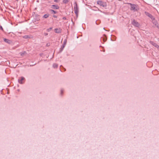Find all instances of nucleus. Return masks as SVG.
I'll return each instance as SVG.
<instances>
[{"label": "nucleus", "instance_id": "f257e3e1", "mask_svg": "<svg viewBox=\"0 0 159 159\" xmlns=\"http://www.w3.org/2000/svg\"><path fill=\"white\" fill-rule=\"evenodd\" d=\"M128 4L130 5V6L131 8L130 10L133 11H137L138 10V6L137 5H135L131 3H128Z\"/></svg>", "mask_w": 159, "mask_h": 159}, {"label": "nucleus", "instance_id": "f03ea898", "mask_svg": "<svg viewBox=\"0 0 159 159\" xmlns=\"http://www.w3.org/2000/svg\"><path fill=\"white\" fill-rule=\"evenodd\" d=\"M75 6L74 7V12L76 16H77L79 13V7L76 2H75Z\"/></svg>", "mask_w": 159, "mask_h": 159}, {"label": "nucleus", "instance_id": "7ed1b4c3", "mask_svg": "<svg viewBox=\"0 0 159 159\" xmlns=\"http://www.w3.org/2000/svg\"><path fill=\"white\" fill-rule=\"evenodd\" d=\"M131 23L135 27H139L140 25L134 19L132 20Z\"/></svg>", "mask_w": 159, "mask_h": 159}, {"label": "nucleus", "instance_id": "20e7f679", "mask_svg": "<svg viewBox=\"0 0 159 159\" xmlns=\"http://www.w3.org/2000/svg\"><path fill=\"white\" fill-rule=\"evenodd\" d=\"M152 22L154 25L157 27L159 29V25L158 24L157 21L155 20V18L153 17L152 19Z\"/></svg>", "mask_w": 159, "mask_h": 159}, {"label": "nucleus", "instance_id": "39448f33", "mask_svg": "<svg viewBox=\"0 0 159 159\" xmlns=\"http://www.w3.org/2000/svg\"><path fill=\"white\" fill-rule=\"evenodd\" d=\"M67 42V40L66 39H65L64 40V42H63V44L62 45L60 49V51L61 52L63 50V49L65 47L66 43Z\"/></svg>", "mask_w": 159, "mask_h": 159}, {"label": "nucleus", "instance_id": "423d86ee", "mask_svg": "<svg viewBox=\"0 0 159 159\" xmlns=\"http://www.w3.org/2000/svg\"><path fill=\"white\" fill-rule=\"evenodd\" d=\"M97 4L101 6H102L103 7L106 6L104 3L101 1H98L97 2Z\"/></svg>", "mask_w": 159, "mask_h": 159}, {"label": "nucleus", "instance_id": "0eeeda50", "mask_svg": "<svg viewBox=\"0 0 159 159\" xmlns=\"http://www.w3.org/2000/svg\"><path fill=\"white\" fill-rule=\"evenodd\" d=\"M3 40L5 42L9 44H11L12 43L11 40L7 39L4 38Z\"/></svg>", "mask_w": 159, "mask_h": 159}, {"label": "nucleus", "instance_id": "6e6552de", "mask_svg": "<svg viewBox=\"0 0 159 159\" xmlns=\"http://www.w3.org/2000/svg\"><path fill=\"white\" fill-rule=\"evenodd\" d=\"M150 43L151 44H152V45H153V46H155L156 48H159V46L157 43H156L154 42H153L152 41H150Z\"/></svg>", "mask_w": 159, "mask_h": 159}, {"label": "nucleus", "instance_id": "1a4fd4ad", "mask_svg": "<svg viewBox=\"0 0 159 159\" xmlns=\"http://www.w3.org/2000/svg\"><path fill=\"white\" fill-rule=\"evenodd\" d=\"M144 13L146 15L148 16V17H149L151 19H152V18L153 17V16L151 14L148 12L145 11Z\"/></svg>", "mask_w": 159, "mask_h": 159}, {"label": "nucleus", "instance_id": "9d476101", "mask_svg": "<svg viewBox=\"0 0 159 159\" xmlns=\"http://www.w3.org/2000/svg\"><path fill=\"white\" fill-rule=\"evenodd\" d=\"M25 79V78L23 77H21L20 79H19L18 80V82L20 84H22L23 83V81Z\"/></svg>", "mask_w": 159, "mask_h": 159}, {"label": "nucleus", "instance_id": "9b49d317", "mask_svg": "<svg viewBox=\"0 0 159 159\" xmlns=\"http://www.w3.org/2000/svg\"><path fill=\"white\" fill-rule=\"evenodd\" d=\"M51 8L54 9H58L59 7L57 5H52V6Z\"/></svg>", "mask_w": 159, "mask_h": 159}, {"label": "nucleus", "instance_id": "f8f14e48", "mask_svg": "<svg viewBox=\"0 0 159 159\" xmlns=\"http://www.w3.org/2000/svg\"><path fill=\"white\" fill-rule=\"evenodd\" d=\"M54 30L55 33H60L61 32V30L60 29H55Z\"/></svg>", "mask_w": 159, "mask_h": 159}, {"label": "nucleus", "instance_id": "ddd939ff", "mask_svg": "<svg viewBox=\"0 0 159 159\" xmlns=\"http://www.w3.org/2000/svg\"><path fill=\"white\" fill-rule=\"evenodd\" d=\"M50 11L52 13L56 14L57 13V12L56 11L53 10H50Z\"/></svg>", "mask_w": 159, "mask_h": 159}, {"label": "nucleus", "instance_id": "4468645a", "mask_svg": "<svg viewBox=\"0 0 159 159\" xmlns=\"http://www.w3.org/2000/svg\"><path fill=\"white\" fill-rule=\"evenodd\" d=\"M49 14H46L43 16V17L45 18H48L49 17Z\"/></svg>", "mask_w": 159, "mask_h": 159}, {"label": "nucleus", "instance_id": "2eb2a0df", "mask_svg": "<svg viewBox=\"0 0 159 159\" xmlns=\"http://www.w3.org/2000/svg\"><path fill=\"white\" fill-rule=\"evenodd\" d=\"M58 65L56 63H54L53 65L54 68H57L58 67Z\"/></svg>", "mask_w": 159, "mask_h": 159}, {"label": "nucleus", "instance_id": "dca6fc26", "mask_svg": "<svg viewBox=\"0 0 159 159\" xmlns=\"http://www.w3.org/2000/svg\"><path fill=\"white\" fill-rule=\"evenodd\" d=\"M69 1L68 0H63V2L65 4L67 3Z\"/></svg>", "mask_w": 159, "mask_h": 159}, {"label": "nucleus", "instance_id": "f3484780", "mask_svg": "<svg viewBox=\"0 0 159 159\" xmlns=\"http://www.w3.org/2000/svg\"><path fill=\"white\" fill-rule=\"evenodd\" d=\"M25 53H26V52H21L20 54L21 56H23L24 55Z\"/></svg>", "mask_w": 159, "mask_h": 159}, {"label": "nucleus", "instance_id": "a211bd4d", "mask_svg": "<svg viewBox=\"0 0 159 159\" xmlns=\"http://www.w3.org/2000/svg\"><path fill=\"white\" fill-rule=\"evenodd\" d=\"M23 38L24 39H28L29 38V37L28 35H25L23 37Z\"/></svg>", "mask_w": 159, "mask_h": 159}, {"label": "nucleus", "instance_id": "6ab92c4d", "mask_svg": "<svg viewBox=\"0 0 159 159\" xmlns=\"http://www.w3.org/2000/svg\"><path fill=\"white\" fill-rule=\"evenodd\" d=\"M52 28H50L48 29H47V31H48V32H49L51 31V30L52 29Z\"/></svg>", "mask_w": 159, "mask_h": 159}, {"label": "nucleus", "instance_id": "aec40b11", "mask_svg": "<svg viewBox=\"0 0 159 159\" xmlns=\"http://www.w3.org/2000/svg\"><path fill=\"white\" fill-rule=\"evenodd\" d=\"M0 30H1L2 31H4L3 28L1 25H0Z\"/></svg>", "mask_w": 159, "mask_h": 159}, {"label": "nucleus", "instance_id": "412c9836", "mask_svg": "<svg viewBox=\"0 0 159 159\" xmlns=\"http://www.w3.org/2000/svg\"><path fill=\"white\" fill-rule=\"evenodd\" d=\"M63 89H61V94H62V93H63Z\"/></svg>", "mask_w": 159, "mask_h": 159}, {"label": "nucleus", "instance_id": "4be33fe9", "mask_svg": "<svg viewBox=\"0 0 159 159\" xmlns=\"http://www.w3.org/2000/svg\"><path fill=\"white\" fill-rule=\"evenodd\" d=\"M44 35H45V36H46V35H48V34L47 33H44Z\"/></svg>", "mask_w": 159, "mask_h": 159}, {"label": "nucleus", "instance_id": "5701e85b", "mask_svg": "<svg viewBox=\"0 0 159 159\" xmlns=\"http://www.w3.org/2000/svg\"><path fill=\"white\" fill-rule=\"evenodd\" d=\"M62 19L63 20H66V17H63Z\"/></svg>", "mask_w": 159, "mask_h": 159}, {"label": "nucleus", "instance_id": "b1692460", "mask_svg": "<svg viewBox=\"0 0 159 159\" xmlns=\"http://www.w3.org/2000/svg\"><path fill=\"white\" fill-rule=\"evenodd\" d=\"M103 40L104 42L106 41V39H105L104 38H103Z\"/></svg>", "mask_w": 159, "mask_h": 159}, {"label": "nucleus", "instance_id": "393cba45", "mask_svg": "<svg viewBox=\"0 0 159 159\" xmlns=\"http://www.w3.org/2000/svg\"><path fill=\"white\" fill-rule=\"evenodd\" d=\"M53 17H55V18H57V16L56 15H53Z\"/></svg>", "mask_w": 159, "mask_h": 159}, {"label": "nucleus", "instance_id": "a878e982", "mask_svg": "<svg viewBox=\"0 0 159 159\" xmlns=\"http://www.w3.org/2000/svg\"><path fill=\"white\" fill-rule=\"evenodd\" d=\"M58 1V0H54V2H57Z\"/></svg>", "mask_w": 159, "mask_h": 159}]
</instances>
